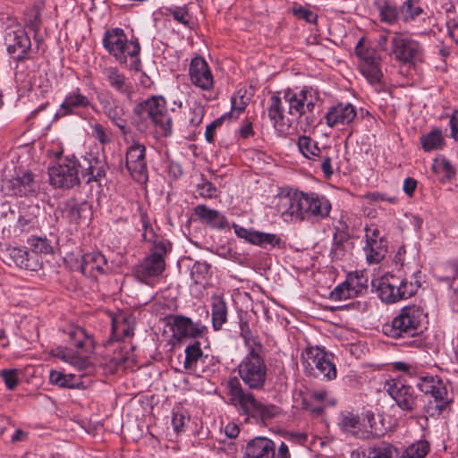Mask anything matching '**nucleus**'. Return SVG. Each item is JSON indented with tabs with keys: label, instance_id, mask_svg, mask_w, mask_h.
<instances>
[{
	"label": "nucleus",
	"instance_id": "obj_3",
	"mask_svg": "<svg viewBox=\"0 0 458 458\" xmlns=\"http://www.w3.org/2000/svg\"><path fill=\"white\" fill-rule=\"evenodd\" d=\"M427 314L420 305H408L401 309L390 325L384 327L386 335L393 338L413 337L419 334Z\"/></svg>",
	"mask_w": 458,
	"mask_h": 458
},
{
	"label": "nucleus",
	"instance_id": "obj_34",
	"mask_svg": "<svg viewBox=\"0 0 458 458\" xmlns=\"http://www.w3.org/2000/svg\"><path fill=\"white\" fill-rule=\"evenodd\" d=\"M67 216L73 222L87 220L91 216V206L86 200L77 201L70 199L66 204Z\"/></svg>",
	"mask_w": 458,
	"mask_h": 458
},
{
	"label": "nucleus",
	"instance_id": "obj_51",
	"mask_svg": "<svg viewBox=\"0 0 458 458\" xmlns=\"http://www.w3.org/2000/svg\"><path fill=\"white\" fill-rule=\"evenodd\" d=\"M72 375L67 376L58 371H51L49 375L50 382L62 387H72Z\"/></svg>",
	"mask_w": 458,
	"mask_h": 458
},
{
	"label": "nucleus",
	"instance_id": "obj_27",
	"mask_svg": "<svg viewBox=\"0 0 458 458\" xmlns=\"http://www.w3.org/2000/svg\"><path fill=\"white\" fill-rule=\"evenodd\" d=\"M108 270L106 257L98 251L86 253L81 257V271L87 276L96 277Z\"/></svg>",
	"mask_w": 458,
	"mask_h": 458
},
{
	"label": "nucleus",
	"instance_id": "obj_64",
	"mask_svg": "<svg viewBox=\"0 0 458 458\" xmlns=\"http://www.w3.org/2000/svg\"><path fill=\"white\" fill-rule=\"evenodd\" d=\"M448 35L458 45V21L452 20L447 22Z\"/></svg>",
	"mask_w": 458,
	"mask_h": 458
},
{
	"label": "nucleus",
	"instance_id": "obj_37",
	"mask_svg": "<svg viewBox=\"0 0 458 458\" xmlns=\"http://www.w3.org/2000/svg\"><path fill=\"white\" fill-rule=\"evenodd\" d=\"M381 21L394 24L400 20L399 10L391 2L386 0L376 3Z\"/></svg>",
	"mask_w": 458,
	"mask_h": 458
},
{
	"label": "nucleus",
	"instance_id": "obj_52",
	"mask_svg": "<svg viewBox=\"0 0 458 458\" xmlns=\"http://www.w3.org/2000/svg\"><path fill=\"white\" fill-rule=\"evenodd\" d=\"M6 387L10 390L14 389L18 385V373L16 369H4L0 372Z\"/></svg>",
	"mask_w": 458,
	"mask_h": 458
},
{
	"label": "nucleus",
	"instance_id": "obj_17",
	"mask_svg": "<svg viewBox=\"0 0 458 458\" xmlns=\"http://www.w3.org/2000/svg\"><path fill=\"white\" fill-rule=\"evenodd\" d=\"M125 165L133 179L146 182L148 167L146 163V148L138 141L133 142L126 151Z\"/></svg>",
	"mask_w": 458,
	"mask_h": 458
},
{
	"label": "nucleus",
	"instance_id": "obj_26",
	"mask_svg": "<svg viewBox=\"0 0 458 458\" xmlns=\"http://www.w3.org/2000/svg\"><path fill=\"white\" fill-rule=\"evenodd\" d=\"M275 444L267 437H255L245 447L243 458H275Z\"/></svg>",
	"mask_w": 458,
	"mask_h": 458
},
{
	"label": "nucleus",
	"instance_id": "obj_5",
	"mask_svg": "<svg viewBox=\"0 0 458 458\" xmlns=\"http://www.w3.org/2000/svg\"><path fill=\"white\" fill-rule=\"evenodd\" d=\"M315 199L301 191H288L278 195V211L284 220H312L315 216Z\"/></svg>",
	"mask_w": 458,
	"mask_h": 458
},
{
	"label": "nucleus",
	"instance_id": "obj_28",
	"mask_svg": "<svg viewBox=\"0 0 458 458\" xmlns=\"http://www.w3.org/2000/svg\"><path fill=\"white\" fill-rule=\"evenodd\" d=\"M355 107L352 104H339L332 106L326 114V123L333 127L337 124H348L356 117Z\"/></svg>",
	"mask_w": 458,
	"mask_h": 458
},
{
	"label": "nucleus",
	"instance_id": "obj_55",
	"mask_svg": "<svg viewBox=\"0 0 458 458\" xmlns=\"http://www.w3.org/2000/svg\"><path fill=\"white\" fill-rule=\"evenodd\" d=\"M365 199L371 204H376L381 201H386L390 204H394L396 202V198L393 196H388L384 193H380L377 191L369 192L365 195Z\"/></svg>",
	"mask_w": 458,
	"mask_h": 458
},
{
	"label": "nucleus",
	"instance_id": "obj_2",
	"mask_svg": "<svg viewBox=\"0 0 458 458\" xmlns=\"http://www.w3.org/2000/svg\"><path fill=\"white\" fill-rule=\"evenodd\" d=\"M231 402L239 407L244 414L262 421L270 420L279 413V408L273 404H263L254 394L245 391L236 377L228 381Z\"/></svg>",
	"mask_w": 458,
	"mask_h": 458
},
{
	"label": "nucleus",
	"instance_id": "obj_32",
	"mask_svg": "<svg viewBox=\"0 0 458 458\" xmlns=\"http://www.w3.org/2000/svg\"><path fill=\"white\" fill-rule=\"evenodd\" d=\"M366 259L370 264L379 263L386 253V247L381 238L378 239L377 230H374L372 234H367V242L364 247Z\"/></svg>",
	"mask_w": 458,
	"mask_h": 458
},
{
	"label": "nucleus",
	"instance_id": "obj_9",
	"mask_svg": "<svg viewBox=\"0 0 458 458\" xmlns=\"http://www.w3.org/2000/svg\"><path fill=\"white\" fill-rule=\"evenodd\" d=\"M424 50L422 45L412 38L394 32L390 40L389 55L403 64H415L422 61Z\"/></svg>",
	"mask_w": 458,
	"mask_h": 458
},
{
	"label": "nucleus",
	"instance_id": "obj_19",
	"mask_svg": "<svg viewBox=\"0 0 458 458\" xmlns=\"http://www.w3.org/2000/svg\"><path fill=\"white\" fill-rule=\"evenodd\" d=\"M6 44L8 53L13 55L18 61L29 58L31 41L24 30L19 29L9 32L6 37Z\"/></svg>",
	"mask_w": 458,
	"mask_h": 458
},
{
	"label": "nucleus",
	"instance_id": "obj_40",
	"mask_svg": "<svg viewBox=\"0 0 458 458\" xmlns=\"http://www.w3.org/2000/svg\"><path fill=\"white\" fill-rule=\"evenodd\" d=\"M28 244L32 252L37 254H52L54 247L52 242L47 237L30 236Z\"/></svg>",
	"mask_w": 458,
	"mask_h": 458
},
{
	"label": "nucleus",
	"instance_id": "obj_57",
	"mask_svg": "<svg viewBox=\"0 0 458 458\" xmlns=\"http://www.w3.org/2000/svg\"><path fill=\"white\" fill-rule=\"evenodd\" d=\"M189 421V418L182 412H174L172 419L174 430L179 434L183 431V428Z\"/></svg>",
	"mask_w": 458,
	"mask_h": 458
},
{
	"label": "nucleus",
	"instance_id": "obj_33",
	"mask_svg": "<svg viewBox=\"0 0 458 458\" xmlns=\"http://www.w3.org/2000/svg\"><path fill=\"white\" fill-rule=\"evenodd\" d=\"M399 15L403 22L411 24L425 20L426 13L419 1L405 0L399 8Z\"/></svg>",
	"mask_w": 458,
	"mask_h": 458
},
{
	"label": "nucleus",
	"instance_id": "obj_18",
	"mask_svg": "<svg viewBox=\"0 0 458 458\" xmlns=\"http://www.w3.org/2000/svg\"><path fill=\"white\" fill-rule=\"evenodd\" d=\"M284 104L288 105V114L301 118L308 113H312L314 103L311 92L306 89L299 93L286 90L284 93Z\"/></svg>",
	"mask_w": 458,
	"mask_h": 458
},
{
	"label": "nucleus",
	"instance_id": "obj_41",
	"mask_svg": "<svg viewBox=\"0 0 458 458\" xmlns=\"http://www.w3.org/2000/svg\"><path fill=\"white\" fill-rule=\"evenodd\" d=\"M69 335L72 341H73V345L78 349H82L84 347L89 349L94 348V343L91 338H89L85 330L81 327H76L72 329L69 332Z\"/></svg>",
	"mask_w": 458,
	"mask_h": 458
},
{
	"label": "nucleus",
	"instance_id": "obj_63",
	"mask_svg": "<svg viewBox=\"0 0 458 458\" xmlns=\"http://www.w3.org/2000/svg\"><path fill=\"white\" fill-rule=\"evenodd\" d=\"M92 135L101 144H105L109 141V139L105 131V129L100 123H95L92 125Z\"/></svg>",
	"mask_w": 458,
	"mask_h": 458
},
{
	"label": "nucleus",
	"instance_id": "obj_38",
	"mask_svg": "<svg viewBox=\"0 0 458 458\" xmlns=\"http://www.w3.org/2000/svg\"><path fill=\"white\" fill-rule=\"evenodd\" d=\"M432 170L442 181L449 180L455 174L454 166L444 157H438L434 159Z\"/></svg>",
	"mask_w": 458,
	"mask_h": 458
},
{
	"label": "nucleus",
	"instance_id": "obj_58",
	"mask_svg": "<svg viewBox=\"0 0 458 458\" xmlns=\"http://www.w3.org/2000/svg\"><path fill=\"white\" fill-rule=\"evenodd\" d=\"M170 13H172L174 19L178 22L188 25L190 21V15L187 10L183 7H175L170 9Z\"/></svg>",
	"mask_w": 458,
	"mask_h": 458
},
{
	"label": "nucleus",
	"instance_id": "obj_50",
	"mask_svg": "<svg viewBox=\"0 0 458 458\" xmlns=\"http://www.w3.org/2000/svg\"><path fill=\"white\" fill-rule=\"evenodd\" d=\"M64 359L70 360V363L77 368L79 370L91 372L93 370V365L88 357L80 356H64Z\"/></svg>",
	"mask_w": 458,
	"mask_h": 458
},
{
	"label": "nucleus",
	"instance_id": "obj_12",
	"mask_svg": "<svg viewBox=\"0 0 458 458\" xmlns=\"http://www.w3.org/2000/svg\"><path fill=\"white\" fill-rule=\"evenodd\" d=\"M420 391L430 394L437 403L436 409L441 414L452 403L446 383L438 376L426 375L419 377L416 384Z\"/></svg>",
	"mask_w": 458,
	"mask_h": 458
},
{
	"label": "nucleus",
	"instance_id": "obj_16",
	"mask_svg": "<svg viewBox=\"0 0 458 458\" xmlns=\"http://www.w3.org/2000/svg\"><path fill=\"white\" fill-rule=\"evenodd\" d=\"M356 55L359 58V68L362 75L370 84L380 81L382 72L380 69V57L373 48H365L357 46Z\"/></svg>",
	"mask_w": 458,
	"mask_h": 458
},
{
	"label": "nucleus",
	"instance_id": "obj_59",
	"mask_svg": "<svg viewBox=\"0 0 458 458\" xmlns=\"http://www.w3.org/2000/svg\"><path fill=\"white\" fill-rule=\"evenodd\" d=\"M246 107V102L243 100V98L241 97L240 100L238 101L236 98H232V110L227 115L230 118L236 119L239 114L245 109Z\"/></svg>",
	"mask_w": 458,
	"mask_h": 458
},
{
	"label": "nucleus",
	"instance_id": "obj_14",
	"mask_svg": "<svg viewBox=\"0 0 458 458\" xmlns=\"http://www.w3.org/2000/svg\"><path fill=\"white\" fill-rule=\"evenodd\" d=\"M384 389L401 410L411 412L417 408L418 396L411 386L391 378L385 382Z\"/></svg>",
	"mask_w": 458,
	"mask_h": 458
},
{
	"label": "nucleus",
	"instance_id": "obj_15",
	"mask_svg": "<svg viewBox=\"0 0 458 458\" xmlns=\"http://www.w3.org/2000/svg\"><path fill=\"white\" fill-rule=\"evenodd\" d=\"M368 277L363 271H356L348 275L346 280L336 286L329 294L334 301H342L357 297L367 291Z\"/></svg>",
	"mask_w": 458,
	"mask_h": 458
},
{
	"label": "nucleus",
	"instance_id": "obj_7",
	"mask_svg": "<svg viewBox=\"0 0 458 458\" xmlns=\"http://www.w3.org/2000/svg\"><path fill=\"white\" fill-rule=\"evenodd\" d=\"M374 285L377 287L380 300L390 304L411 297L420 284L418 280L412 282L407 278L387 274L378 280L377 284Z\"/></svg>",
	"mask_w": 458,
	"mask_h": 458
},
{
	"label": "nucleus",
	"instance_id": "obj_21",
	"mask_svg": "<svg viewBox=\"0 0 458 458\" xmlns=\"http://www.w3.org/2000/svg\"><path fill=\"white\" fill-rule=\"evenodd\" d=\"M89 106H91L89 98L83 95L80 89H76L66 95L60 108L55 114V119L76 114L80 109L88 108Z\"/></svg>",
	"mask_w": 458,
	"mask_h": 458
},
{
	"label": "nucleus",
	"instance_id": "obj_53",
	"mask_svg": "<svg viewBox=\"0 0 458 458\" xmlns=\"http://www.w3.org/2000/svg\"><path fill=\"white\" fill-rule=\"evenodd\" d=\"M216 191V188L208 181H205L197 186V192L202 198H216L217 196Z\"/></svg>",
	"mask_w": 458,
	"mask_h": 458
},
{
	"label": "nucleus",
	"instance_id": "obj_11",
	"mask_svg": "<svg viewBox=\"0 0 458 458\" xmlns=\"http://www.w3.org/2000/svg\"><path fill=\"white\" fill-rule=\"evenodd\" d=\"M341 426L345 431L360 438L376 437L383 434V430L377 427L372 411H366L362 417L346 411L342 414Z\"/></svg>",
	"mask_w": 458,
	"mask_h": 458
},
{
	"label": "nucleus",
	"instance_id": "obj_30",
	"mask_svg": "<svg viewBox=\"0 0 458 458\" xmlns=\"http://www.w3.org/2000/svg\"><path fill=\"white\" fill-rule=\"evenodd\" d=\"M194 215L202 224L212 228L225 229L228 226V222L221 212L209 208L204 204L197 205L194 208Z\"/></svg>",
	"mask_w": 458,
	"mask_h": 458
},
{
	"label": "nucleus",
	"instance_id": "obj_31",
	"mask_svg": "<svg viewBox=\"0 0 458 458\" xmlns=\"http://www.w3.org/2000/svg\"><path fill=\"white\" fill-rule=\"evenodd\" d=\"M333 360L334 355L331 352L317 345V377L323 380H333L336 377L337 370Z\"/></svg>",
	"mask_w": 458,
	"mask_h": 458
},
{
	"label": "nucleus",
	"instance_id": "obj_60",
	"mask_svg": "<svg viewBox=\"0 0 458 458\" xmlns=\"http://www.w3.org/2000/svg\"><path fill=\"white\" fill-rule=\"evenodd\" d=\"M241 327V335L244 338L245 344L250 346H256L259 343L256 342V339L252 336L251 331L249 327L247 322L242 321L240 324Z\"/></svg>",
	"mask_w": 458,
	"mask_h": 458
},
{
	"label": "nucleus",
	"instance_id": "obj_54",
	"mask_svg": "<svg viewBox=\"0 0 458 458\" xmlns=\"http://www.w3.org/2000/svg\"><path fill=\"white\" fill-rule=\"evenodd\" d=\"M302 365L307 375H313L312 364L315 362V355L313 354V347H307L305 353L301 355Z\"/></svg>",
	"mask_w": 458,
	"mask_h": 458
},
{
	"label": "nucleus",
	"instance_id": "obj_47",
	"mask_svg": "<svg viewBox=\"0 0 458 458\" xmlns=\"http://www.w3.org/2000/svg\"><path fill=\"white\" fill-rule=\"evenodd\" d=\"M25 24L30 28L35 34L40 30L41 19L39 10L36 7L30 8L25 14Z\"/></svg>",
	"mask_w": 458,
	"mask_h": 458
},
{
	"label": "nucleus",
	"instance_id": "obj_25",
	"mask_svg": "<svg viewBox=\"0 0 458 458\" xmlns=\"http://www.w3.org/2000/svg\"><path fill=\"white\" fill-rule=\"evenodd\" d=\"M172 329L174 336L178 339L183 337L196 338L202 335L207 330L206 327L193 323L190 318L181 315L173 317Z\"/></svg>",
	"mask_w": 458,
	"mask_h": 458
},
{
	"label": "nucleus",
	"instance_id": "obj_39",
	"mask_svg": "<svg viewBox=\"0 0 458 458\" xmlns=\"http://www.w3.org/2000/svg\"><path fill=\"white\" fill-rule=\"evenodd\" d=\"M420 143L427 152L440 149L444 143L443 135L440 130H433L426 135L421 136Z\"/></svg>",
	"mask_w": 458,
	"mask_h": 458
},
{
	"label": "nucleus",
	"instance_id": "obj_46",
	"mask_svg": "<svg viewBox=\"0 0 458 458\" xmlns=\"http://www.w3.org/2000/svg\"><path fill=\"white\" fill-rule=\"evenodd\" d=\"M254 244L259 245L260 247L266 248L267 245L271 247H280L282 243V240L279 236L274 233H267L257 232V234L254 237Z\"/></svg>",
	"mask_w": 458,
	"mask_h": 458
},
{
	"label": "nucleus",
	"instance_id": "obj_4",
	"mask_svg": "<svg viewBox=\"0 0 458 458\" xmlns=\"http://www.w3.org/2000/svg\"><path fill=\"white\" fill-rule=\"evenodd\" d=\"M263 346H251L248 354L238 366V374L242 382L252 390H262L267 377V367L260 355Z\"/></svg>",
	"mask_w": 458,
	"mask_h": 458
},
{
	"label": "nucleus",
	"instance_id": "obj_42",
	"mask_svg": "<svg viewBox=\"0 0 458 458\" xmlns=\"http://www.w3.org/2000/svg\"><path fill=\"white\" fill-rule=\"evenodd\" d=\"M429 451V445L426 441H419L409 445L399 458H425Z\"/></svg>",
	"mask_w": 458,
	"mask_h": 458
},
{
	"label": "nucleus",
	"instance_id": "obj_61",
	"mask_svg": "<svg viewBox=\"0 0 458 458\" xmlns=\"http://www.w3.org/2000/svg\"><path fill=\"white\" fill-rule=\"evenodd\" d=\"M233 228H234V232L238 237L243 238L246 241H248L249 242L254 244V242H255L254 237L257 234L258 231L248 230V229L242 227L240 225H233Z\"/></svg>",
	"mask_w": 458,
	"mask_h": 458
},
{
	"label": "nucleus",
	"instance_id": "obj_49",
	"mask_svg": "<svg viewBox=\"0 0 458 458\" xmlns=\"http://www.w3.org/2000/svg\"><path fill=\"white\" fill-rule=\"evenodd\" d=\"M204 113V107L201 105L195 103L188 114L190 126L192 128L199 126L202 122Z\"/></svg>",
	"mask_w": 458,
	"mask_h": 458
},
{
	"label": "nucleus",
	"instance_id": "obj_10",
	"mask_svg": "<svg viewBox=\"0 0 458 458\" xmlns=\"http://www.w3.org/2000/svg\"><path fill=\"white\" fill-rule=\"evenodd\" d=\"M81 172L78 159H60L48 169L49 180L51 184L57 188L71 189L81 183Z\"/></svg>",
	"mask_w": 458,
	"mask_h": 458
},
{
	"label": "nucleus",
	"instance_id": "obj_45",
	"mask_svg": "<svg viewBox=\"0 0 458 458\" xmlns=\"http://www.w3.org/2000/svg\"><path fill=\"white\" fill-rule=\"evenodd\" d=\"M202 355L203 352L199 342L188 345L185 349L184 368L186 369H192Z\"/></svg>",
	"mask_w": 458,
	"mask_h": 458
},
{
	"label": "nucleus",
	"instance_id": "obj_6",
	"mask_svg": "<svg viewBox=\"0 0 458 458\" xmlns=\"http://www.w3.org/2000/svg\"><path fill=\"white\" fill-rule=\"evenodd\" d=\"M134 112L149 118L157 138H165L172 134L173 118L164 98L152 97L139 104Z\"/></svg>",
	"mask_w": 458,
	"mask_h": 458
},
{
	"label": "nucleus",
	"instance_id": "obj_1",
	"mask_svg": "<svg viewBox=\"0 0 458 458\" xmlns=\"http://www.w3.org/2000/svg\"><path fill=\"white\" fill-rule=\"evenodd\" d=\"M143 237L146 241L152 242L149 237L155 233L151 226L144 223ZM171 250V244L166 240H153V245L150 253L141 263L135 267L136 276L142 282H146L150 277L160 276L165 268V257Z\"/></svg>",
	"mask_w": 458,
	"mask_h": 458
},
{
	"label": "nucleus",
	"instance_id": "obj_20",
	"mask_svg": "<svg viewBox=\"0 0 458 458\" xmlns=\"http://www.w3.org/2000/svg\"><path fill=\"white\" fill-rule=\"evenodd\" d=\"M191 81L196 87L204 90L213 88L214 79L207 62L201 57H195L190 65Z\"/></svg>",
	"mask_w": 458,
	"mask_h": 458
},
{
	"label": "nucleus",
	"instance_id": "obj_35",
	"mask_svg": "<svg viewBox=\"0 0 458 458\" xmlns=\"http://www.w3.org/2000/svg\"><path fill=\"white\" fill-rule=\"evenodd\" d=\"M394 451L391 445L382 444L367 449H358L352 453V458H391Z\"/></svg>",
	"mask_w": 458,
	"mask_h": 458
},
{
	"label": "nucleus",
	"instance_id": "obj_36",
	"mask_svg": "<svg viewBox=\"0 0 458 458\" xmlns=\"http://www.w3.org/2000/svg\"><path fill=\"white\" fill-rule=\"evenodd\" d=\"M212 323L216 330L221 329L227 320V306L225 300L220 296L212 297Z\"/></svg>",
	"mask_w": 458,
	"mask_h": 458
},
{
	"label": "nucleus",
	"instance_id": "obj_23",
	"mask_svg": "<svg viewBox=\"0 0 458 458\" xmlns=\"http://www.w3.org/2000/svg\"><path fill=\"white\" fill-rule=\"evenodd\" d=\"M80 169L81 170V179L86 183L93 181H98L106 174V163L104 160L99 159L92 155L82 157L79 160Z\"/></svg>",
	"mask_w": 458,
	"mask_h": 458
},
{
	"label": "nucleus",
	"instance_id": "obj_48",
	"mask_svg": "<svg viewBox=\"0 0 458 458\" xmlns=\"http://www.w3.org/2000/svg\"><path fill=\"white\" fill-rule=\"evenodd\" d=\"M298 147L301 153L308 159H312L315 156V142L309 136H301L298 140Z\"/></svg>",
	"mask_w": 458,
	"mask_h": 458
},
{
	"label": "nucleus",
	"instance_id": "obj_62",
	"mask_svg": "<svg viewBox=\"0 0 458 458\" xmlns=\"http://www.w3.org/2000/svg\"><path fill=\"white\" fill-rule=\"evenodd\" d=\"M293 13L299 19H303L310 23H315V14L302 6L294 7Z\"/></svg>",
	"mask_w": 458,
	"mask_h": 458
},
{
	"label": "nucleus",
	"instance_id": "obj_56",
	"mask_svg": "<svg viewBox=\"0 0 458 458\" xmlns=\"http://www.w3.org/2000/svg\"><path fill=\"white\" fill-rule=\"evenodd\" d=\"M331 208V203L326 197H317V216L327 217Z\"/></svg>",
	"mask_w": 458,
	"mask_h": 458
},
{
	"label": "nucleus",
	"instance_id": "obj_22",
	"mask_svg": "<svg viewBox=\"0 0 458 458\" xmlns=\"http://www.w3.org/2000/svg\"><path fill=\"white\" fill-rule=\"evenodd\" d=\"M284 103V98L273 95L269 98V106L267 107L268 118L274 128L280 133H286L290 128L289 119L285 116Z\"/></svg>",
	"mask_w": 458,
	"mask_h": 458
},
{
	"label": "nucleus",
	"instance_id": "obj_8",
	"mask_svg": "<svg viewBox=\"0 0 458 458\" xmlns=\"http://www.w3.org/2000/svg\"><path fill=\"white\" fill-rule=\"evenodd\" d=\"M103 45L106 50L121 64L127 63V57L139 55L140 46L138 40H129L123 30L115 28L106 31Z\"/></svg>",
	"mask_w": 458,
	"mask_h": 458
},
{
	"label": "nucleus",
	"instance_id": "obj_13",
	"mask_svg": "<svg viewBox=\"0 0 458 458\" xmlns=\"http://www.w3.org/2000/svg\"><path fill=\"white\" fill-rule=\"evenodd\" d=\"M38 190V183L30 171H21L11 179H4L1 184V191L8 196H30Z\"/></svg>",
	"mask_w": 458,
	"mask_h": 458
},
{
	"label": "nucleus",
	"instance_id": "obj_43",
	"mask_svg": "<svg viewBox=\"0 0 458 458\" xmlns=\"http://www.w3.org/2000/svg\"><path fill=\"white\" fill-rule=\"evenodd\" d=\"M133 335L132 328L127 323L126 319L117 321L113 319L112 322V335L116 341H123Z\"/></svg>",
	"mask_w": 458,
	"mask_h": 458
},
{
	"label": "nucleus",
	"instance_id": "obj_44",
	"mask_svg": "<svg viewBox=\"0 0 458 458\" xmlns=\"http://www.w3.org/2000/svg\"><path fill=\"white\" fill-rule=\"evenodd\" d=\"M10 255L18 267L28 270H36L37 264L33 265L30 262L27 250L20 248H13L11 250Z\"/></svg>",
	"mask_w": 458,
	"mask_h": 458
},
{
	"label": "nucleus",
	"instance_id": "obj_29",
	"mask_svg": "<svg viewBox=\"0 0 458 458\" xmlns=\"http://www.w3.org/2000/svg\"><path fill=\"white\" fill-rule=\"evenodd\" d=\"M102 74L108 86L118 93L129 97L132 92L131 81L116 67H106L102 71Z\"/></svg>",
	"mask_w": 458,
	"mask_h": 458
},
{
	"label": "nucleus",
	"instance_id": "obj_24",
	"mask_svg": "<svg viewBox=\"0 0 458 458\" xmlns=\"http://www.w3.org/2000/svg\"><path fill=\"white\" fill-rule=\"evenodd\" d=\"M104 114L119 128L123 134H126L127 113L123 106L115 99L105 98L100 101Z\"/></svg>",
	"mask_w": 458,
	"mask_h": 458
}]
</instances>
